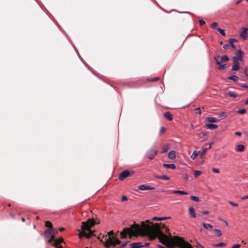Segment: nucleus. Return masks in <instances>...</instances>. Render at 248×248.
Listing matches in <instances>:
<instances>
[{"mask_svg": "<svg viewBox=\"0 0 248 248\" xmlns=\"http://www.w3.org/2000/svg\"><path fill=\"white\" fill-rule=\"evenodd\" d=\"M155 228L157 230L158 238L163 244L169 247L173 248L175 246L180 247L181 248H193L190 244L186 242L182 238L175 236L173 238H169L168 237L160 231L159 223L155 224Z\"/></svg>", "mask_w": 248, "mask_h": 248, "instance_id": "nucleus-1", "label": "nucleus"}, {"mask_svg": "<svg viewBox=\"0 0 248 248\" xmlns=\"http://www.w3.org/2000/svg\"><path fill=\"white\" fill-rule=\"evenodd\" d=\"M95 222L92 219H88L85 222H82L81 228L78 230V236L81 238L83 236L89 238L93 235V232L91 230V227L94 226Z\"/></svg>", "mask_w": 248, "mask_h": 248, "instance_id": "nucleus-2", "label": "nucleus"}, {"mask_svg": "<svg viewBox=\"0 0 248 248\" xmlns=\"http://www.w3.org/2000/svg\"><path fill=\"white\" fill-rule=\"evenodd\" d=\"M140 230V225L134 224L131 226L130 228H124L123 231L121 232V235L123 238H126L127 234L129 235L130 238L132 236H137L138 235V233Z\"/></svg>", "mask_w": 248, "mask_h": 248, "instance_id": "nucleus-3", "label": "nucleus"}, {"mask_svg": "<svg viewBox=\"0 0 248 248\" xmlns=\"http://www.w3.org/2000/svg\"><path fill=\"white\" fill-rule=\"evenodd\" d=\"M154 229V225L152 227L150 224H146L144 222H142L141 226H140V230L138 233V235L139 234L143 236L146 235Z\"/></svg>", "mask_w": 248, "mask_h": 248, "instance_id": "nucleus-4", "label": "nucleus"}, {"mask_svg": "<svg viewBox=\"0 0 248 248\" xmlns=\"http://www.w3.org/2000/svg\"><path fill=\"white\" fill-rule=\"evenodd\" d=\"M108 234H109V236L107 238L106 240V246H116V245H120L121 243V241L116 237H111L110 236L113 235L114 232L113 231H111L108 232Z\"/></svg>", "mask_w": 248, "mask_h": 248, "instance_id": "nucleus-5", "label": "nucleus"}, {"mask_svg": "<svg viewBox=\"0 0 248 248\" xmlns=\"http://www.w3.org/2000/svg\"><path fill=\"white\" fill-rule=\"evenodd\" d=\"M56 232V230H55L54 229H48L44 232L43 235L46 239L49 238V237H50V238L47 241L48 243L51 244V243L54 240V237Z\"/></svg>", "mask_w": 248, "mask_h": 248, "instance_id": "nucleus-6", "label": "nucleus"}, {"mask_svg": "<svg viewBox=\"0 0 248 248\" xmlns=\"http://www.w3.org/2000/svg\"><path fill=\"white\" fill-rule=\"evenodd\" d=\"M157 154V151L156 148L150 149L147 151L145 156L150 159H153Z\"/></svg>", "mask_w": 248, "mask_h": 248, "instance_id": "nucleus-7", "label": "nucleus"}, {"mask_svg": "<svg viewBox=\"0 0 248 248\" xmlns=\"http://www.w3.org/2000/svg\"><path fill=\"white\" fill-rule=\"evenodd\" d=\"M243 51L239 49L236 52V54L235 56H234L232 58V61H243Z\"/></svg>", "mask_w": 248, "mask_h": 248, "instance_id": "nucleus-8", "label": "nucleus"}, {"mask_svg": "<svg viewBox=\"0 0 248 248\" xmlns=\"http://www.w3.org/2000/svg\"><path fill=\"white\" fill-rule=\"evenodd\" d=\"M130 172L128 170H125L121 172L119 176V179L121 181L124 180L128 177L130 175Z\"/></svg>", "mask_w": 248, "mask_h": 248, "instance_id": "nucleus-9", "label": "nucleus"}, {"mask_svg": "<svg viewBox=\"0 0 248 248\" xmlns=\"http://www.w3.org/2000/svg\"><path fill=\"white\" fill-rule=\"evenodd\" d=\"M147 235L149 236L150 240H154L156 237H158L157 230L154 227V229Z\"/></svg>", "mask_w": 248, "mask_h": 248, "instance_id": "nucleus-10", "label": "nucleus"}, {"mask_svg": "<svg viewBox=\"0 0 248 248\" xmlns=\"http://www.w3.org/2000/svg\"><path fill=\"white\" fill-rule=\"evenodd\" d=\"M63 242V239L62 238H59L58 240H54L50 244L52 246H55L56 248H62V247L60 244Z\"/></svg>", "mask_w": 248, "mask_h": 248, "instance_id": "nucleus-11", "label": "nucleus"}, {"mask_svg": "<svg viewBox=\"0 0 248 248\" xmlns=\"http://www.w3.org/2000/svg\"><path fill=\"white\" fill-rule=\"evenodd\" d=\"M248 28H244L243 29V31L240 33V36L245 40H247L248 39Z\"/></svg>", "mask_w": 248, "mask_h": 248, "instance_id": "nucleus-12", "label": "nucleus"}, {"mask_svg": "<svg viewBox=\"0 0 248 248\" xmlns=\"http://www.w3.org/2000/svg\"><path fill=\"white\" fill-rule=\"evenodd\" d=\"M138 188L141 190H154L155 189V187H151L150 186H147L144 185H140L138 186Z\"/></svg>", "mask_w": 248, "mask_h": 248, "instance_id": "nucleus-13", "label": "nucleus"}, {"mask_svg": "<svg viewBox=\"0 0 248 248\" xmlns=\"http://www.w3.org/2000/svg\"><path fill=\"white\" fill-rule=\"evenodd\" d=\"M130 248H140L143 247L141 242L133 243L130 245Z\"/></svg>", "mask_w": 248, "mask_h": 248, "instance_id": "nucleus-14", "label": "nucleus"}, {"mask_svg": "<svg viewBox=\"0 0 248 248\" xmlns=\"http://www.w3.org/2000/svg\"><path fill=\"white\" fill-rule=\"evenodd\" d=\"M164 117L167 120L169 121H172L173 119V117L170 113L169 111L165 112L164 114Z\"/></svg>", "mask_w": 248, "mask_h": 248, "instance_id": "nucleus-15", "label": "nucleus"}, {"mask_svg": "<svg viewBox=\"0 0 248 248\" xmlns=\"http://www.w3.org/2000/svg\"><path fill=\"white\" fill-rule=\"evenodd\" d=\"M205 127L210 130H213L218 127V125L212 124H208L205 125Z\"/></svg>", "mask_w": 248, "mask_h": 248, "instance_id": "nucleus-16", "label": "nucleus"}, {"mask_svg": "<svg viewBox=\"0 0 248 248\" xmlns=\"http://www.w3.org/2000/svg\"><path fill=\"white\" fill-rule=\"evenodd\" d=\"M189 215L192 217V218H195L196 217V214L195 212V209L193 207H191L189 208Z\"/></svg>", "mask_w": 248, "mask_h": 248, "instance_id": "nucleus-17", "label": "nucleus"}, {"mask_svg": "<svg viewBox=\"0 0 248 248\" xmlns=\"http://www.w3.org/2000/svg\"><path fill=\"white\" fill-rule=\"evenodd\" d=\"M163 167L166 168H170L173 170L176 169V166L174 164H166L164 163L163 164Z\"/></svg>", "mask_w": 248, "mask_h": 248, "instance_id": "nucleus-18", "label": "nucleus"}, {"mask_svg": "<svg viewBox=\"0 0 248 248\" xmlns=\"http://www.w3.org/2000/svg\"><path fill=\"white\" fill-rule=\"evenodd\" d=\"M176 157V153L175 151L172 150L170 151L168 154V157L170 159H173Z\"/></svg>", "mask_w": 248, "mask_h": 248, "instance_id": "nucleus-19", "label": "nucleus"}, {"mask_svg": "<svg viewBox=\"0 0 248 248\" xmlns=\"http://www.w3.org/2000/svg\"><path fill=\"white\" fill-rule=\"evenodd\" d=\"M206 121L210 123H217L219 121V120L215 117H209L206 119Z\"/></svg>", "mask_w": 248, "mask_h": 248, "instance_id": "nucleus-20", "label": "nucleus"}, {"mask_svg": "<svg viewBox=\"0 0 248 248\" xmlns=\"http://www.w3.org/2000/svg\"><path fill=\"white\" fill-rule=\"evenodd\" d=\"M155 177L157 179H162V180H170V178L167 175H164L162 176H158V175H155Z\"/></svg>", "mask_w": 248, "mask_h": 248, "instance_id": "nucleus-21", "label": "nucleus"}, {"mask_svg": "<svg viewBox=\"0 0 248 248\" xmlns=\"http://www.w3.org/2000/svg\"><path fill=\"white\" fill-rule=\"evenodd\" d=\"M170 217H153L152 218V220L155 221V220H158V221H162L166 219L170 218Z\"/></svg>", "mask_w": 248, "mask_h": 248, "instance_id": "nucleus-22", "label": "nucleus"}, {"mask_svg": "<svg viewBox=\"0 0 248 248\" xmlns=\"http://www.w3.org/2000/svg\"><path fill=\"white\" fill-rule=\"evenodd\" d=\"M244 150L245 146L242 144H239L237 146L235 151L237 152H243Z\"/></svg>", "mask_w": 248, "mask_h": 248, "instance_id": "nucleus-23", "label": "nucleus"}, {"mask_svg": "<svg viewBox=\"0 0 248 248\" xmlns=\"http://www.w3.org/2000/svg\"><path fill=\"white\" fill-rule=\"evenodd\" d=\"M236 41L237 40L235 39H230L229 40V45L233 49L236 48V46L233 44V43Z\"/></svg>", "mask_w": 248, "mask_h": 248, "instance_id": "nucleus-24", "label": "nucleus"}, {"mask_svg": "<svg viewBox=\"0 0 248 248\" xmlns=\"http://www.w3.org/2000/svg\"><path fill=\"white\" fill-rule=\"evenodd\" d=\"M228 78L229 79L232 80H233L234 82H236V81H237L239 79V77H237V76H235V75H233V76H231L230 77H229Z\"/></svg>", "mask_w": 248, "mask_h": 248, "instance_id": "nucleus-25", "label": "nucleus"}, {"mask_svg": "<svg viewBox=\"0 0 248 248\" xmlns=\"http://www.w3.org/2000/svg\"><path fill=\"white\" fill-rule=\"evenodd\" d=\"M173 194H180L182 195H186L187 193L183 190H173L171 192Z\"/></svg>", "mask_w": 248, "mask_h": 248, "instance_id": "nucleus-26", "label": "nucleus"}, {"mask_svg": "<svg viewBox=\"0 0 248 248\" xmlns=\"http://www.w3.org/2000/svg\"><path fill=\"white\" fill-rule=\"evenodd\" d=\"M225 94H227L228 95L230 96V97H232L233 98H236L238 96V94L232 92H229L228 93H225Z\"/></svg>", "mask_w": 248, "mask_h": 248, "instance_id": "nucleus-27", "label": "nucleus"}, {"mask_svg": "<svg viewBox=\"0 0 248 248\" xmlns=\"http://www.w3.org/2000/svg\"><path fill=\"white\" fill-rule=\"evenodd\" d=\"M45 226L48 228L49 229H53V226H52V223H51L50 221H46V223H45Z\"/></svg>", "mask_w": 248, "mask_h": 248, "instance_id": "nucleus-28", "label": "nucleus"}, {"mask_svg": "<svg viewBox=\"0 0 248 248\" xmlns=\"http://www.w3.org/2000/svg\"><path fill=\"white\" fill-rule=\"evenodd\" d=\"M217 30L222 35H223V36L226 35V33L224 30H223L220 28H217Z\"/></svg>", "mask_w": 248, "mask_h": 248, "instance_id": "nucleus-29", "label": "nucleus"}, {"mask_svg": "<svg viewBox=\"0 0 248 248\" xmlns=\"http://www.w3.org/2000/svg\"><path fill=\"white\" fill-rule=\"evenodd\" d=\"M203 226L206 229H210L212 228V226L208 223H203Z\"/></svg>", "mask_w": 248, "mask_h": 248, "instance_id": "nucleus-30", "label": "nucleus"}, {"mask_svg": "<svg viewBox=\"0 0 248 248\" xmlns=\"http://www.w3.org/2000/svg\"><path fill=\"white\" fill-rule=\"evenodd\" d=\"M190 199L191 200L198 202L200 201L199 198L198 197L195 196H191Z\"/></svg>", "mask_w": 248, "mask_h": 248, "instance_id": "nucleus-31", "label": "nucleus"}, {"mask_svg": "<svg viewBox=\"0 0 248 248\" xmlns=\"http://www.w3.org/2000/svg\"><path fill=\"white\" fill-rule=\"evenodd\" d=\"M220 58L222 61L227 62L229 60V58L227 55H223Z\"/></svg>", "mask_w": 248, "mask_h": 248, "instance_id": "nucleus-32", "label": "nucleus"}, {"mask_svg": "<svg viewBox=\"0 0 248 248\" xmlns=\"http://www.w3.org/2000/svg\"><path fill=\"white\" fill-rule=\"evenodd\" d=\"M129 242V241H125L123 243H121L120 244H121L120 246L118 248H123L124 247L126 246V245L127 244V243Z\"/></svg>", "mask_w": 248, "mask_h": 248, "instance_id": "nucleus-33", "label": "nucleus"}, {"mask_svg": "<svg viewBox=\"0 0 248 248\" xmlns=\"http://www.w3.org/2000/svg\"><path fill=\"white\" fill-rule=\"evenodd\" d=\"M225 245V243L223 242H221L219 243L213 245V246L216 247H223Z\"/></svg>", "mask_w": 248, "mask_h": 248, "instance_id": "nucleus-34", "label": "nucleus"}, {"mask_svg": "<svg viewBox=\"0 0 248 248\" xmlns=\"http://www.w3.org/2000/svg\"><path fill=\"white\" fill-rule=\"evenodd\" d=\"M240 69V66L232 64V70L233 71H238Z\"/></svg>", "mask_w": 248, "mask_h": 248, "instance_id": "nucleus-35", "label": "nucleus"}, {"mask_svg": "<svg viewBox=\"0 0 248 248\" xmlns=\"http://www.w3.org/2000/svg\"><path fill=\"white\" fill-rule=\"evenodd\" d=\"M202 173V171L200 170H196L194 173V175L195 177H197L198 176L200 175Z\"/></svg>", "mask_w": 248, "mask_h": 248, "instance_id": "nucleus-36", "label": "nucleus"}, {"mask_svg": "<svg viewBox=\"0 0 248 248\" xmlns=\"http://www.w3.org/2000/svg\"><path fill=\"white\" fill-rule=\"evenodd\" d=\"M199 152H197L196 151H194L192 155L191 156V157L193 159H194L196 156H197L199 155Z\"/></svg>", "mask_w": 248, "mask_h": 248, "instance_id": "nucleus-37", "label": "nucleus"}, {"mask_svg": "<svg viewBox=\"0 0 248 248\" xmlns=\"http://www.w3.org/2000/svg\"><path fill=\"white\" fill-rule=\"evenodd\" d=\"M219 118H223V117H226V113L224 112H221L219 115H218V116Z\"/></svg>", "mask_w": 248, "mask_h": 248, "instance_id": "nucleus-38", "label": "nucleus"}, {"mask_svg": "<svg viewBox=\"0 0 248 248\" xmlns=\"http://www.w3.org/2000/svg\"><path fill=\"white\" fill-rule=\"evenodd\" d=\"M159 80L158 78H148V80L151 82L156 81Z\"/></svg>", "mask_w": 248, "mask_h": 248, "instance_id": "nucleus-39", "label": "nucleus"}, {"mask_svg": "<svg viewBox=\"0 0 248 248\" xmlns=\"http://www.w3.org/2000/svg\"><path fill=\"white\" fill-rule=\"evenodd\" d=\"M168 145H165L162 148V153H164L167 152L168 151Z\"/></svg>", "mask_w": 248, "mask_h": 248, "instance_id": "nucleus-40", "label": "nucleus"}, {"mask_svg": "<svg viewBox=\"0 0 248 248\" xmlns=\"http://www.w3.org/2000/svg\"><path fill=\"white\" fill-rule=\"evenodd\" d=\"M214 231L216 232L217 233V235L218 236H221L222 235V233H221V231H220L219 230L217 229H215L214 230Z\"/></svg>", "mask_w": 248, "mask_h": 248, "instance_id": "nucleus-41", "label": "nucleus"}, {"mask_svg": "<svg viewBox=\"0 0 248 248\" xmlns=\"http://www.w3.org/2000/svg\"><path fill=\"white\" fill-rule=\"evenodd\" d=\"M220 67H219V69H222V70H224L226 68H227V64H220Z\"/></svg>", "mask_w": 248, "mask_h": 248, "instance_id": "nucleus-42", "label": "nucleus"}, {"mask_svg": "<svg viewBox=\"0 0 248 248\" xmlns=\"http://www.w3.org/2000/svg\"><path fill=\"white\" fill-rule=\"evenodd\" d=\"M166 131V128L164 127H162L160 128V132H159V135H161V134H162L164 132H165Z\"/></svg>", "mask_w": 248, "mask_h": 248, "instance_id": "nucleus-43", "label": "nucleus"}, {"mask_svg": "<svg viewBox=\"0 0 248 248\" xmlns=\"http://www.w3.org/2000/svg\"><path fill=\"white\" fill-rule=\"evenodd\" d=\"M229 203L234 207H237L238 206V204L237 203L233 202L232 201H229Z\"/></svg>", "mask_w": 248, "mask_h": 248, "instance_id": "nucleus-44", "label": "nucleus"}, {"mask_svg": "<svg viewBox=\"0 0 248 248\" xmlns=\"http://www.w3.org/2000/svg\"><path fill=\"white\" fill-rule=\"evenodd\" d=\"M246 112V110L245 108H242L241 109H239L238 111H237V113H240V114H243L245 112Z\"/></svg>", "mask_w": 248, "mask_h": 248, "instance_id": "nucleus-45", "label": "nucleus"}, {"mask_svg": "<svg viewBox=\"0 0 248 248\" xmlns=\"http://www.w3.org/2000/svg\"><path fill=\"white\" fill-rule=\"evenodd\" d=\"M218 24L217 22H214L211 25V27L213 29H215L216 27H217Z\"/></svg>", "mask_w": 248, "mask_h": 248, "instance_id": "nucleus-46", "label": "nucleus"}, {"mask_svg": "<svg viewBox=\"0 0 248 248\" xmlns=\"http://www.w3.org/2000/svg\"><path fill=\"white\" fill-rule=\"evenodd\" d=\"M199 23L201 26L205 24V22L202 19H200L199 20Z\"/></svg>", "mask_w": 248, "mask_h": 248, "instance_id": "nucleus-47", "label": "nucleus"}, {"mask_svg": "<svg viewBox=\"0 0 248 248\" xmlns=\"http://www.w3.org/2000/svg\"><path fill=\"white\" fill-rule=\"evenodd\" d=\"M240 61H232L233 64L234 65H237L240 66Z\"/></svg>", "mask_w": 248, "mask_h": 248, "instance_id": "nucleus-48", "label": "nucleus"}, {"mask_svg": "<svg viewBox=\"0 0 248 248\" xmlns=\"http://www.w3.org/2000/svg\"><path fill=\"white\" fill-rule=\"evenodd\" d=\"M197 248H205L203 246H202L201 244H200L198 242H197V245L196 246Z\"/></svg>", "mask_w": 248, "mask_h": 248, "instance_id": "nucleus-49", "label": "nucleus"}, {"mask_svg": "<svg viewBox=\"0 0 248 248\" xmlns=\"http://www.w3.org/2000/svg\"><path fill=\"white\" fill-rule=\"evenodd\" d=\"M214 59L216 61L217 64V65L220 64V62L218 61L217 57H214Z\"/></svg>", "mask_w": 248, "mask_h": 248, "instance_id": "nucleus-50", "label": "nucleus"}, {"mask_svg": "<svg viewBox=\"0 0 248 248\" xmlns=\"http://www.w3.org/2000/svg\"><path fill=\"white\" fill-rule=\"evenodd\" d=\"M212 170L213 172H214L215 173H219V170L218 169L213 168Z\"/></svg>", "mask_w": 248, "mask_h": 248, "instance_id": "nucleus-51", "label": "nucleus"}, {"mask_svg": "<svg viewBox=\"0 0 248 248\" xmlns=\"http://www.w3.org/2000/svg\"><path fill=\"white\" fill-rule=\"evenodd\" d=\"M128 199L127 197L125 196H123L122 197V201L124 202L127 201Z\"/></svg>", "mask_w": 248, "mask_h": 248, "instance_id": "nucleus-52", "label": "nucleus"}, {"mask_svg": "<svg viewBox=\"0 0 248 248\" xmlns=\"http://www.w3.org/2000/svg\"><path fill=\"white\" fill-rule=\"evenodd\" d=\"M240 86L242 88L248 89V85H245L244 84H240Z\"/></svg>", "mask_w": 248, "mask_h": 248, "instance_id": "nucleus-53", "label": "nucleus"}, {"mask_svg": "<svg viewBox=\"0 0 248 248\" xmlns=\"http://www.w3.org/2000/svg\"><path fill=\"white\" fill-rule=\"evenodd\" d=\"M240 247V245L239 244H235V245H234L233 246H232V248H239Z\"/></svg>", "mask_w": 248, "mask_h": 248, "instance_id": "nucleus-54", "label": "nucleus"}, {"mask_svg": "<svg viewBox=\"0 0 248 248\" xmlns=\"http://www.w3.org/2000/svg\"><path fill=\"white\" fill-rule=\"evenodd\" d=\"M195 110L198 111V112L199 114H201L202 112L201 110V108H196Z\"/></svg>", "mask_w": 248, "mask_h": 248, "instance_id": "nucleus-55", "label": "nucleus"}, {"mask_svg": "<svg viewBox=\"0 0 248 248\" xmlns=\"http://www.w3.org/2000/svg\"><path fill=\"white\" fill-rule=\"evenodd\" d=\"M244 73L245 74H247L248 73V68L247 67H245L244 69Z\"/></svg>", "mask_w": 248, "mask_h": 248, "instance_id": "nucleus-56", "label": "nucleus"}, {"mask_svg": "<svg viewBox=\"0 0 248 248\" xmlns=\"http://www.w3.org/2000/svg\"><path fill=\"white\" fill-rule=\"evenodd\" d=\"M159 224L160 225V229L165 227V225L163 223H160Z\"/></svg>", "mask_w": 248, "mask_h": 248, "instance_id": "nucleus-57", "label": "nucleus"}, {"mask_svg": "<svg viewBox=\"0 0 248 248\" xmlns=\"http://www.w3.org/2000/svg\"><path fill=\"white\" fill-rule=\"evenodd\" d=\"M234 134L235 135H237V136H241V133L240 132H235Z\"/></svg>", "mask_w": 248, "mask_h": 248, "instance_id": "nucleus-58", "label": "nucleus"}, {"mask_svg": "<svg viewBox=\"0 0 248 248\" xmlns=\"http://www.w3.org/2000/svg\"><path fill=\"white\" fill-rule=\"evenodd\" d=\"M149 245H150V243H145L144 244V245H143V247H148V246H149Z\"/></svg>", "mask_w": 248, "mask_h": 248, "instance_id": "nucleus-59", "label": "nucleus"}, {"mask_svg": "<svg viewBox=\"0 0 248 248\" xmlns=\"http://www.w3.org/2000/svg\"><path fill=\"white\" fill-rule=\"evenodd\" d=\"M229 46V44H226L225 45H224L223 46V48L226 49V48H227V47Z\"/></svg>", "mask_w": 248, "mask_h": 248, "instance_id": "nucleus-60", "label": "nucleus"}, {"mask_svg": "<svg viewBox=\"0 0 248 248\" xmlns=\"http://www.w3.org/2000/svg\"><path fill=\"white\" fill-rule=\"evenodd\" d=\"M202 214H205H205H209V212L207 211H204L202 212Z\"/></svg>", "mask_w": 248, "mask_h": 248, "instance_id": "nucleus-61", "label": "nucleus"}, {"mask_svg": "<svg viewBox=\"0 0 248 248\" xmlns=\"http://www.w3.org/2000/svg\"><path fill=\"white\" fill-rule=\"evenodd\" d=\"M248 198V196H245L244 197H243L241 199L242 200H245Z\"/></svg>", "mask_w": 248, "mask_h": 248, "instance_id": "nucleus-62", "label": "nucleus"}, {"mask_svg": "<svg viewBox=\"0 0 248 248\" xmlns=\"http://www.w3.org/2000/svg\"><path fill=\"white\" fill-rule=\"evenodd\" d=\"M244 103L245 104H248V98L245 101Z\"/></svg>", "mask_w": 248, "mask_h": 248, "instance_id": "nucleus-63", "label": "nucleus"}, {"mask_svg": "<svg viewBox=\"0 0 248 248\" xmlns=\"http://www.w3.org/2000/svg\"><path fill=\"white\" fill-rule=\"evenodd\" d=\"M207 149H208V148H205V149H204V150H203V153H202V154L205 153L206 152V151L207 150Z\"/></svg>", "mask_w": 248, "mask_h": 248, "instance_id": "nucleus-64", "label": "nucleus"}]
</instances>
